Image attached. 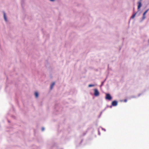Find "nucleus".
<instances>
[{"mask_svg": "<svg viewBox=\"0 0 149 149\" xmlns=\"http://www.w3.org/2000/svg\"><path fill=\"white\" fill-rule=\"evenodd\" d=\"M105 99L106 100H111L112 97L111 96V95L109 94L106 93Z\"/></svg>", "mask_w": 149, "mask_h": 149, "instance_id": "nucleus-1", "label": "nucleus"}, {"mask_svg": "<svg viewBox=\"0 0 149 149\" xmlns=\"http://www.w3.org/2000/svg\"><path fill=\"white\" fill-rule=\"evenodd\" d=\"M94 95L96 96H98L99 95V93L97 89H95L94 91Z\"/></svg>", "mask_w": 149, "mask_h": 149, "instance_id": "nucleus-2", "label": "nucleus"}, {"mask_svg": "<svg viewBox=\"0 0 149 149\" xmlns=\"http://www.w3.org/2000/svg\"><path fill=\"white\" fill-rule=\"evenodd\" d=\"M111 104L113 106H115L117 105L118 102L116 101H114L112 102Z\"/></svg>", "mask_w": 149, "mask_h": 149, "instance_id": "nucleus-3", "label": "nucleus"}, {"mask_svg": "<svg viewBox=\"0 0 149 149\" xmlns=\"http://www.w3.org/2000/svg\"><path fill=\"white\" fill-rule=\"evenodd\" d=\"M138 9H139L142 6L141 3V2H139L138 3Z\"/></svg>", "mask_w": 149, "mask_h": 149, "instance_id": "nucleus-4", "label": "nucleus"}, {"mask_svg": "<svg viewBox=\"0 0 149 149\" xmlns=\"http://www.w3.org/2000/svg\"><path fill=\"white\" fill-rule=\"evenodd\" d=\"M54 84H55V83L54 82H53L52 84L51 85V86H50V88H51V89H52V88L54 86Z\"/></svg>", "mask_w": 149, "mask_h": 149, "instance_id": "nucleus-5", "label": "nucleus"}, {"mask_svg": "<svg viewBox=\"0 0 149 149\" xmlns=\"http://www.w3.org/2000/svg\"><path fill=\"white\" fill-rule=\"evenodd\" d=\"M4 19L6 21H7V18L6 17L5 13H4Z\"/></svg>", "mask_w": 149, "mask_h": 149, "instance_id": "nucleus-6", "label": "nucleus"}, {"mask_svg": "<svg viewBox=\"0 0 149 149\" xmlns=\"http://www.w3.org/2000/svg\"><path fill=\"white\" fill-rule=\"evenodd\" d=\"M35 96L36 97H38V93L37 92H36L35 93Z\"/></svg>", "mask_w": 149, "mask_h": 149, "instance_id": "nucleus-7", "label": "nucleus"}, {"mask_svg": "<svg viewBox=\"0 0 149 149\" xmlns=\"http://www.w3.org/2000/svg\"><path fill=\"white\" fill-rule=\"evenodd\" d=\"M146 14H145V13H143V19H144L145 18H146V17H145V15H146Z\"/></svg>", "mask_w": 149, "mask_h": 149, "instance_id": "nucleus-8", "label": "nucleus"}, {"mask_svg": "<svg viewBox=\"0 0 149 149\" xmlns=\"http://www.w3.org/2000/svg\"><path fill=\"white\" fill-rule=\"evenodd\" d=\"M136 15V14H134L131 17V18H134L135 16Z\"/></svg>", "mask_w": 149, "mask_h": 149, "instance_id": "nucleus-9", "label": "nucleus"}, {"mask_svg": "<svg viewBox=\"0 0 149 149\" xmlns=\"http://www.w3.org/2000/svg\"><path fill=\"white\" fill-rule=\"evenodd\" d=\"M94 86V85H93V84H89V85H88V87H92V86Z\"/></svg>", "mask_w": 149, "mask_h": 149, "instance_id": "nucleus-10", "label": "nucleus"}, {"mask_svg": "<svg viewBox=\"0 0 149 149\" xmlns=\"http://www.w3.org/2000/svg\"><path fill=\"white\" fill-rule=\"evenodd\" d=\"M149 9H148L146 10L144 13H145V14H146V13L148 12V11L149 10Z\"/></svg>", "mask_w": 149, "mask_h": 149, "instance_id": "nucleus-11", "label": "nucleus"}, {"mask_svg": "<svg viewBox=\"0 0 149 149\" xmlns=\"http://www.w3.org/2000/svg\"><path fill=\"white\" fill-rule=\"evenodd\" d=\"M149 9H148L146 10L144 13H145V14H146V13L148 12V11L149 10Z\"/></svg>", "mask_w": 149, "mask_h": 149, "instance_id": "nucleus-12", "label": "nucleus"}, {"mask_svg": "<svg viewBox=\"0 0 149 149\" xmlns=\"http://www.w3.org/2000/svg\"><path fill=\"white\" fill-rule=\"evenodd\" d=\"M124 101H125V102H127V100H126H126H124Z\"/></svg>", "mask_w": 149, "mask_h": 149, "instance_id": "nucleus-13", "label": "nucleus"}, {"mask_svg": "<svg viewBox=\"0 0 149 149\" xmlns=\"http://www.w3.org/2000/svg\"><path fill=\"white\" fill-rule=\"evenodd\" d=\"M44 130V128H42V131H43Z\"/></svg>", "mask_w": 149, "mask_h": 149, "instance_id": "nucleus-14", "label": "nucleus"}, {"mask_svg": "<svg viewBox=\"0 0 149 149\" xmlns=\"http://www.w3.org/2000/svg\"><path fill=\"white\" fill-rule=\"evenodd\" d=\"M50 0V1H54V0Z\"/></svg>", "mask_w": 149, "mask_h": 149, "instance_id": "nucleus-15", "label": "nucleus"}]
</instances>
